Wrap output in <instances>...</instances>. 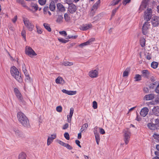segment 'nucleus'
Listing matches in <instances>:
<instances>
[{
  "label": "nucleus",
  "mask_w": 159,
  "mask_h": 159,
  "mask_svg": "<svg viewBox=\"0 0 159 159\" xmlns=\"http://www.w3.org/2000/svg\"><path fill=\"white\" fill-rule=\"evenodd\" d=\"M18 119L21 124L26 128H29L30 125L29 121L26 116L22 112H18L17 113Z\"/></svg>",
  "instance_id": "nucleus-1"
},
{
  "label": "nucleus",
  "mask_w": 159,
  "mask_h": 159,
  "mask_svg": "<svg viewBox=\"0 0 159 159\" xmlns=\"http://www.w3.org/2000/svg\"><path fill=\"white\" fill-rule=\"evenodd\" d=\"M11 75L17 81L21 82L22 80L20 74L18 70L15 66L12 67L11 68Z\"/></svg>",
  "instance_id": "nucleus-2"
},
{
  "label": "nucleus",
  "mask_w": 159,
  "mask_h": 159,
  "mask_svg": "<svg viewBox=\"0 0 159 159\" xmlns=\"http://www.w3.org/2000/svg\"><path fill=\"white\" fill-rule=\"evenodd\" d=\"M153 7H148L144 12V18L145 20L148 21L152 18Z\"/></svg>",
  "instance_id": "nucleus-3"
},
{
  "label": "nucleus",
  "mask_w": 159,
  "mask_h": 159,
  "mask_svg": "<svg viewBox=\"0 0 159 159\" xmlns=\"http://www.w3.org/2000/svg\"><path fill=\"white\" fill-rule=\"evenodd\" d=\"M23 21L25 26L29 31H31L33 30L34 25L28 19L24 18H23Z\"/></svg>",
  "instance_id": "nucleus-4"
},
{
  "label": "nucleus",
  "mask_w": 159,
  "mask_h": 159,
  "mask_svg": "<svg viewBox=\"0 0 159 159\" xmlns=\"http://www.w3.org/2000/svg\"><path fill=\"white\" fill-rule=\"evenodd\" d=\"M123 132L124 133V140L125 144L127 145L128 143L130 140L131 133L128 129L124 130Z\"/></svg>",
  "instance_id": "nucleus-5"
},
{
  "label": "nucleus",
  "mask_w": 159,
  "mask_h": 159,
  "mask_svg": "<svg viewBox=\"0 0 159 159\" xmlns=\"http://www.w3.org/2000/svg\"><path fill=\"white\" fill-rule=\"evenodd\" d=\"M25 52L27 55L30 57H32L37 55V54L32 48L28 46L25 47Z\"/></svg>",
  "instance_id": "nucleus-6"
},
{
  "label": "nucleus",
  "mask_w": 159,
  "mask_h": 159,
  "mask_svg": "<svg viewBox=\"0 0 159 159\" xmlns=\"http://www.w3.org/2000/svg\"><path fill=\"white\" fill-rule=\"evenodd\" d=\"M150 27V24L149 22L147 21L145 22L142 27V33L143 35H146L147 34Z\"/></svg>",
  "instance_id": "nucleus-7"
},
{
  "label": "nucleus",
  "mask_w": 159,
  "mask_h": 159,
  "mask_svg": "<svg viewBox=\"0 0 159 159\" xmlns=\"http://www.w3.org/2000/svg\"><path fill=\"white\" fill-rule=\"evenodd\" d=\"M151 23L153 26L155 27L158 26L159 25V17L154 15L151 18Z\"/></svg>",
  "instance_id": "nucleus-8"
},
{
  "label": "nucleus",
  "mask_w": 159,
  "mask_h": 159,
  "mask_svg": "<svg viewBox=\"0 0 159 159\" xmlns=\"http://www.w3.org/2000/svg\"><path fill=\"white\" fill-rule=\"evenodd\" d=\"M100 3V0H98L93 6L91 9L90 16H93L95 13L98 6Z\"/></svg>",
  "instance_id": "nucleus-9"
},
{
  "label": "nucleus",
  "mask_w": 159,
  "mask_h": 159,
  "mask_svg": "<svg viewBox=\"0 0 159 159\" xmlns=\"http://www.w3.org/2000/svg\"><path fill=\"white\" fill-rule=\"evenodd\" d=\"M149 0H143L139 8L140 11L145 9L148 5Z\"/></svg>",
  "instance_id": "nucleus-10"
},
{
  "label": "nucleus",
  "mask_w": 159,
  "mask_h": 159,
  "mask_svg": "<svg viewBox=\"0 0 159 159\" xmlns=\"http://www.w3.org/2000/svg\"><path fill=\"white\" fill-rule=\"evenodd\" d=\"M98 69H97L93 70L90 71V77L92 78H95L98 77Z\"/></svg>",
  "instance_id": "nucleus-11"
},
{
  "label": "nucleus",
  "mask_w": 159,
  "mask_h": 159,
  "mask_svg": "<svg viewBox=\"0 0 159 159\" xmlns=\"http://www.w3.org/2000/svg\"><path fill=\"white\" fill-rule=\"evenodd\" d=\"M148 109L147 107H144L141 109L140 114L141 116L144 117L148 114Z\"/></svg>",
  "instance_id": "nucleus-12"
},
{
  "label": "nucleus",
  "mask_w": 159,
  "mask_h": 159,
  "mask_svg": "<svg viewBox=\"0 0 159 159\" xmlns=\"http://www.w3.org/2000/svg\"><path fill=\"white\" fill-rule=\"evenodd\" d=\"M16 2L19 4L21 5L22 7L28 10H30V8L26 4L24 0H16Z\"/></svg>",
  "instance_id": "nucleus-13"
},
{
  "label": "nucleus",
  "mask_w": 159,
  "mask_h": 159,
  "mask_svg": "<svg viewBox=\"0 0 159 159\" xmlns=\"http://www.w3.org/2000/svg\"><path fill=\"white\" fill-rule=\"evenodd\" d=\"M76 7L75 5L72 3L69 4L68 11L71 13H74L76 11Z\"/></svg>",
  "instance_id": "nucleus-14"
},
{
  "label": "nucleus",
  "mask_w": 159,
  "mask_h": 159,
  "mask_svg": "<svg viewBox=\"0 0 159 159\" xmlns=\"http://www.w3.org/2000/svg\"><path fill=\"white\" fill-rule=\"evenodd\" d=\"M155 95L153 93H151L145 95L143 98L144 100L146 101L152 100L155 98Z\"/></svg>",
  "instance_id": "nucleus-15"
},
{
  "label": "nucleus",
  "mask_w": 159,
  "mask_h": 159,
  "mask_svg": "<svg viewBox=\"0 0 159 159\" xmlns=\"http://www.w3.org/2000/svg\"><path fill=\"white\" fill-rule=\"evenodd\" d=\"M56 137V134H54L49 136L47 140V144L48 146L50 145L53 140L55 139Z\"/></svg>",
  "instance_id": "nucleus-16"
},
{
  "label": "nucleus",
  "mask_w": 159,
  "mask_h": 159,
  "mask_svg": "<svg viewBox=\"0 0 159 159\" xmlns=\"http://www.w3.org/2000/svg\"><path fill=\"white\" fill-rule=\"evenodd\" d=\"M142 76L145 78H148L149 77L150 72L149 71L146 70H143L142 72Z\"/></svg>",
  "instance_id": "nucleus-17"
},
{
  "label": "nucleus",
  "mask_w": 159,
  "mask_h": 159,
  "mask_svg": "<svg viewBox=\"0 0 159 159\" xmlns=\"http://www.w3.org/2000/svg\"><path fill=\"white\" fill-rule=\"evenodd\" d=\"M62 92L63 93L70 95L75 94L76 93V91H69L65 89L62 90Z\"/></svg>",
  "instance_id": "nucleus-18"
},
{
  "label": "nucleus",
  "mask_w": 159,
  "mask_h": 159,
  "mask_svg": "<svg viewBox=\"0 0 159 159\" xmlns=\"http://www.w3.org/2000/svg\"><path fill=\"white\" fill-rule=\"evenodd\" d=\"M152 112L154 115L157 116H159V107H154L152 109Z\"/></svg>",
  "instance_id": "nucleus-19"
},
{
  "label": "nucleus",
  "mask_w": 159,
  "mask_h": 159,
  "mask_svg": "<svg viewBox=\"0 0 159 159\" xmlns=\"http://www.w3.org/2000/svg\"><path fill=\"white\" fill-rule=\"evenodd\" d=\"M57 9L61 12H64L66 11L65 7L60 3H57Z\"/></svg>",
  "instance_id": "nucleus-20"
},
{
  "label": "nucleus",
  "mask_w": 159,
  "mask_h": 159,
  "mask_svg": "<svg viewBox=\"0 0 159 159\" xmlns=\"http://www.w3.org/2000/svg\"><path fill=\"white\" fill-rule=\"evenodd\" d=\"M56 83L57 84H63L65 81L61 77L59 76L56 79Z\"/></svg>",
  "instance_id": "nucleus-21"
},
{
  "label": "nucleus",
  "mask_w": 159,
  "mask_h": 159,
  "mask_svg": "<svg viewBox=\"0 0 159 159\" xmlns=\"http://www.w3.org/2000/svg\"><path fill=\"white\" fill-rule=\"evenodd\" d=\"M49 8L51 11H53L55 10L56 8V5L54 1H51L50 3Z\"/></svg>",
  "instance_id": "nucleus-22"
},
{
  "label": "nucleus",
  "mask_w": 159,
  "mask_h": 159,
  "mask_svg": "<svg viewBox=\"0 0 159 159\" xmlns=\"http://www.w3.org/2000/svg\"><path fill=\"white\" fill-rule=\"evenodd\" d=\"M129 71V68H127L123 72V77H127L128 76Z\"/></svg>",
  "instance_id": "nucleus-23"
},
{
  "label": "nucleus",
  "mask_w": 159,
  "mask_h": 159,
  "mask_svg": "<svg viewBox=\"0 0 159 159\" xmlns=\"http://www.w3.org/2000/svg\"><path fill=\"white\" fill-rule=\"evenodd\" d=\"M146 43L145 39L144 38H141L140 39V44L141 46L143 48L145 46Z\"/></svg>",
  "instance_id": "nucleus-24"
},
{
  "label": "nucleus",
  "mask_w": 159,
  "mask_h": 159,
  "mask_svg": "<svg viewBox=\"0 0 159 159\" xmlns=\"http://www.w3.org/2000/svg\"><path fill=\"white\" fill-rule=\"evenodd\" d=\"M95 136V140L97 143L98 145H99V143L100 141V138L99 136V135L98 134V133H94Z\"/></svg>",
  "instance_id": "nucleus-25"
},
{
  "label": "nucleus",
  "mask_w": 159,
  "mask_h": 159,
  "mask_svg": "<svg viewBox=\"0 0 159 159\" xmlns=\"http://www.w3.org/2000/svg\"><path fill=\"white\" fill-rule=\"evenodd\" d=\"M88 126V124L85 123L84 124L82 127L80 129V132H82L83 131H85Z\"/></svg>",
  "instance_id": "nucleus-26"
},
{
  "label": "nucleus",
  "mask_w": 159,
  "mask_h": 159,
  "mask_svg": "<svg viewBox=\"0 0 159 159\" xmlns=\"http://www.w3.org/2000/svg\"><path fill=\"white\" fill-rule=\"evenodd\" d=\"M89 28V25H83L81 27L80 29L83 31L86 30Z\"/></svg>",
  "instance_id": "nucleus-27"
},
{
  "label": "nucleus",
  "mask_w": 159,
  "mask_h": 159,
  "mask_svg": "<svg viewBox=\"0 0 159 159\" xmlns=\"http://www.w3.org/2000/svg\"><path fill=\"white\" fill-rule=\"evenodd\" d=\"M156 125L155 124L149 123L148 125V126L150 129L152 130H154L156 128Z\"/></svg>",
  "instance_id": "nucleus-28"
},
{
  "label": "nucleus",
  "mask_w": 159,
  "mask_h": 159,
  "mask_svg": "<svg viewBox=\"0 0 159 159\" xmlns=\"http://www.w3.org/2000/svg\"><path fill=\"white\" fill-rule=\"evenodd\" d=\"M61 64L65 66H70L73 65V63L72 62L63 61L61 63Z\"/></svg>",
  "instance_id": "nucleus-29"
},
{
  "label": "nucleus",
  "mask_w": 159,
  "mask_h": 159,
  "mask_svg": "<svg viewBox=\"0 0 159 159\" xmlns=\"http://www.w3.org/2000/svg\"><path fill=\"white\" fill-rule=\"evenodd\" d=\"M15 134L17 136L21 137L22 136V133L18 129H14Z\"/></svg>",
  "instance_id": "nucleus-30"
},
{
  "label": "nucleus",
  "mask_w": 159,
  "mask_h": 159,
  "mask_svg": "<svg viewBox=\"0 0 159 159\" xmlns=\"http://www.w3.org/2000/svg\"><path fill=\"white\" fill-rule=\"evenodd\" d=\"M43 25L44 27L48 31L51 32V29L49 26V25L47 23H44L43 24Z\"/></svg>",
  "instance_id": "nucleus-31"
},
{
  "label": "nucleus",
  "mask_w": 159,
  "mask_h": 159,
  "mask_svg": "<svg viewBox=\"0 0 159 159\" xmlns=\"http://www.w3.org/2000/svg\"><path fill=\"white\" fill-rule=\"evenodd\" d=\"M18 98L19 101L21 102H23V98L22 97V95L20 93H18L17 94H15Z\"/></svg>",
  "instance_id": "nucleus-32"
},
{
  "label": "nucleus",
  "mask_w": 159,
  "mask_h": 159,
  "mask_svg": "<svg viewBox=\"0 0 159 159\" xmlns=\"http://www.w3.org/2000/svg\"><path fill=\"white\" fill-rule=\"evenodd\" d=\"M89 44V40H88L87 41L83 43H81L79 45V46L81 47V48H83L84 46L88 45Z\"/></svg>",
  "instance_id": "nucleus-33"
},
{
  "label": "nucleus",
  "mask_w": 159,
  "mask_h": 159,
  "mask_svg": "<svg viewBox=\"0 0 159 159\" xmlns=\"http://www.w3.org/2000/svg\"><path fill=\"white\" fill-rule=\"evenodd\" d=\"M158 65V63L157 62L153 61L151 64V66L153 69L157 68Z\"/></svg>",
  "instance_id": "nucleus-34"
},
{
  "label": "nucleus",
  "mask_w": 159,
  "mask_h": 159,
  "mask_svg": "<svg viewBox=\"0 0 159 159\" xmlns=\"http://www.w3.org/2000/svg\"><path fill=\"white\" fill-rule=\"evenodd\" d=\"M141 76L142 75L139 74H136L134 77L135 81H138L141 80Z\"/></svg>",
  "instance_id": "nucleus-35"
},
{
  "label": "nucleus",
  "mask_w": 159,
  "mask_h": 159,
  "mask_svg": "<svg viewBox=\"0 0 159 159\" xmlns=\"http://www.w3.org/2000/svg\"><path fill=\"white\" fill-rule=\"evenodd\" d=\"M26 155L24 152H21L19 156V159H26Z\"/></svg>",
  "instance_id": "nucleus-36"
},
{
  "label": "nucleus",
  "mask_w": 159,
  "mask_h": 159,
  "mask_svg": "<svg viewBox=\"0 0 159 159\" xmlns=\"http://www.w3.org/2000/svg\"><path fill=\"white\" fill-rule=\"evenodd\" d=\"M157 84V82H154L153 83L149 85V87L150 89H153L156 87Z\"/></svg>",
  "instance_id": "nucleus-37"
},
{
  "label": "nucleus",
  "mask_w": 159,
  "mask_h": 159,
  "mask_svg": "<svg viewBox=\"0 0 159 159\" xmlns=\"http://www.w3.org/2000/svg\"><path fill=\"white\" fill-rule=\"evenodd\" d=\"M64 17L65 20L66 21H69L70 20V18L69 15L66 13L64 15Z\"/></svg>",
  "instance_id": "nucleus-38"
},
{
  "label": "nucleus",
  "mask_w": 159,
  "mask_h": 159,
  "mask_svg": "<svg viewBox=\"0 0 159 159\" xmlns=\"http://www.w3.org/2000/svg\"><path fill=\"white\" fill-rule=\"evenodd\" d=\"M22 70L25 75H27V74H28V73L26 69V67L25 64L22 65Z\"/></svg>",
  "instance_id": "nucleus-39"
},
{
  "label": "nucleus",
  "mask_w": 159,
  "mask_h": 159,
  "mask_svg": "<svg viewBox=\"0 0 159 159\" xmlns=\"http://www.w3.org/2000/svg\"><path fill=\"white\" fill-rule=\"evenodd\" d=\"M121 1V0H113L111 2V4L113 6L115 5Z\"/></svg>",
  "instance_id": "nucleus-40"
},
{
  "label": "nucleus",
  "mask_w": 159,
  "mask_h": 159,
  "mask_svg": "<svg viewBox=\"0 0 159 159\" xmlns=\"http://www.w3.org/2000/svg\"><path fill=\"white\" fill-rule=\"evenodd\" d=\"M21 34L23 37L24 38L25 41H26V32L25 30L23 29L22 30Z\"/></svg>",
  "instance_id": "nucleus-41"
},
{
  "label": "nucleus",
  "mask_w": 159,
  "mask_h": 159,
  "mask_svg": "<svg viewBox=\"0 0 159 159\" xmlns=\"http://www.w3.org/2000/svg\"><path fill=\"white\" fill-rule=\"evenodd\" d=\"M153 137L156 140V142H159V135L154 134Z\"/></svg>",
  "instance_id": "nucleus-42"
},
{
  "label": "nucleus",
  "mask_w": 159,
  "mask_h": 159,
  "mask_svg": "<svg viewBox=\"0 0 159 159\" xmlns=\"http://www.w3.org/2000/svg\"><path fill=\"white\" fill-rule=\"evenodd\" d=\"M58 40L60 42L63 43H66L68 41V40H66L62 38H58Z\"/></svg>",
  "instance_id": "nucleus-43"
},
{
  "label": "nucleus",
  "mask_w": 159,
  "mask_h": 159,
  "mask_svg": "<svg viewBox=\"0 0 159 159\" xmlns=\"http://www.w3.org/2000/svg\"><path fill=\"white\" fill-rule=\"evenodd\" d=\"M77 37V35H75L74 36L69 35L67 36V37L66 38V39H69L71 38L72 39H75Z\"/></svg>",
  "instance_id": "nucleus-44"
},
{
  "label": "nucleus",
  "mask_w": 159,
  "mask_h": 159,
  "mask_svg": "<svg viewBox=\"0 0 159 159\" xmlns=\"http://www.w3.org/2000/svg\"><path fill=\"white\" fill-rule=\"evenodd\" d=\"M63 19V17L62 16H58L56 21L57 22H60L62 21Z\"/></svg>",
  "instance_id": "nucleus-45"
},
{
  "label": "nucleus",
  "mask_w": 159,
  "mask_h": 159,
  "mask_svg": "<svg viewBox=\"0 0 159 159\" xmlns=\"http://www.w3.org/2000/svg\"><path fill=\"white\" fill-rule=\"evenodd\" d=\"M39 4L41 5H43L45 4L46 2V0H39Z\"/></svg>",
  "instance_id": "nucleus-46"
},
{
  "label": "nucleus",
  "mask_w": 159,
  "mask_h": 159,
  "mask_svg": "<svg viewBox=\"0 0 159 159\" xmlns=\"http://www.w3.org/2000/svg\"><path fill=\"white\" fill-rule=\"evenodd\" d=\"M93 107L94 109H96L97 108L98 105L97 102L95 101H94L93 102Z\"/></svg>",
  "instance_id": "nucleus-47"
},
{
  "label": "nucleus",
  "mask_w": 159,
  "mask_h": 159,
  "mask_svg": "<svg viewBox=\"0 0 159 159\" xmlns=\"http://www.w3.org/2000/svg\"><path fill=\"white\" fill-rule=\"evenodd\" d=\"M119 7V6L118 7L115 8V9L113 10L112 11V14H111L112 16H114L115 15V13L117 11Z\"/></svg>",
  "instance_id": "nucleus-48"
},
{
  "label": "nucleus",
  "mask_w": 159,
  "mask_h": 159,
  "mask_svg": "<svg viewBox=\"0 0 159 159\" xmlns=\"http://www.w3.org/2000/svg\"><path fill=\"white\" fill-rule=\"evenodd\" d=\"M32 7H33L36 11L38 9V6L36 3H33L32 4Z\"/></svg>",
  "instance_id": "nucleus-49"
},
{
  "label": "nucleus",
  "mask_w": 159,
  "mask_h": 159,
  "mask_svg": "<svg viewBox=\"0 0 159 159\" xmlns=\"http://www.w3.org/2000/svg\"><path fill=\"white\" fill-rule=\"evenodd\" d=\"M64 136L67 140H69L70 139L69 134L68 133H65L64 134Z\"/></svg>",
  "instance_id": "nucleus-50"
},
{
  "label": "nucleus",
  "mask_w": 159,
  "mask_h": 159,
  "mask_svg": "<svg viewBox=\"0 0 159 159\" xmlns=\"http://www.w3.org/2000/svg\"><path fill=\"white\" fill-rule=\"evenodd\" d=\"M59 33L61 35H63L65 37L67 35V33L66 31H60Z\"/></svg>",
  "instance_id": "nucleus-51"
},
{
  "label": "nucleus",
  "mask_w": 159,
  "mask_h": 159,
  "mask_svg": "<svg viewBox=\"0 0 159 159\" xmlns=\"http://www.w3.org/2000/svg\"><path fill=\"white\" fill-rule=\"evenodd\" d=\"M36 27L38 33L39 34H41L42 32L41 29L38 26H36Z\"/></svg>",
  "instance_id": "nucleus-52"
},
{
  "label": "nucleus",
  "mask_w": 159,
  "mask_h": 159,
  "mask_svg": "<svg viewBox=\"0 0 159 159\" xmlns=\"http://www.w3.org/2000/svg\"><path fill=\"white\" fill-rule=\"evenodd\" d=\"M62 107L61 106H58L56 107V110L58 112H61L62 111Z\"/></svg>",
  "instance_id": "nucleus-53"
},
{
  "label": "nucleus",
  "mask_w": 159,
  "mask_h": 159,
  "mask_svg": "<svg viewBox=\"0 0 159 159\" xmlns=\"http://www.w3.org/2000/svg\"><path fill=\"white\" fill-rule=\"evenodd\" d=\"M65 147H66L67 149L69 150H71L72 149V147L67 143L66 144Z\"/></svg>",
  "instance_id": "nucleus-54"
},
{
  "label": "nucleus",
  "mask_w": 159,
  "mask_h": 159,
  "mask_svg": "<svg viewBox=\"0 0 159 159\" xmlns=\"http://www.w3.org/2000/svg\"><path fill=\"white\" fill-rule=\"evenodd\" d=\"M9 29L12 31H14V28L13 25L11 24H10L9 25Z\"/></svg>",
  "instance_id": "nucleus-55"
},
{
  "label": "nucleus",
  "mask_w": 159,
  "mask_h": 159,
  "mask_svg": "<svg viewBox=\"0 0 159 159\" xmlns=\"http://www.w3.org/2000/svg\"><path fill=\"white\" fill-rule=\"evenodd\" d=\"M69 126V125L68 123L65 124L62 127V129H67Z\"/></svg>",
  "instance_id": "nucleus-56"
},
{
  "label": "nucleus",
  "mask_w": 159,
  "mask_h": 159,
  "mask_svg": "<svg viewBox=\"0 0 159 159\" xmlns=\"http://www.w3.org/2000/svg\"><path fill=\"white\" fill-rule=\"evenodd\" d=\"M143 91L145 93H148L149 92V89L147 87H144L143 88Z\"/></svg>",
  "instance_id": "nucleus-57"
},
{
  "label": "nucleus",
  "mask_w": 159,
  "mask_h": 159,
  "mask_svg": "<svg viewBox=\"0 0 159 159\" xmlns=\"http://www.w3.org/2000/svg\"><path fill=\"white\" fill-rule=\"evenodd\" d=\"M100 133L102 134H105V132L104 130L102 128H100Z\"/></svg>",
  "instance_id": "nucleus-58"
},
{
  "label": "nucleus",
  "mask_w": 159,
  "mask_h": 159,
  "mask_svg": "<svg viewBox=\"0 0 159 159\" xmlns=\"http://www.w3.org/2000/svg\"><path fill=\"white\" fill-rule=\"evenodd\" d=\"M74 112V109L73 108H71L70 109V116H72Z\"/></svg>",
  "instance_id": "nucleus-59"
},
{
  "label": "nucleus",
  "mask_w": 159,
  "mask_h": 159,
  "mask_svg": "<svg viewBox=\"0 0 159 159\" xmlns=\"http://www.w3.org/2000/svg\"><path fill=\"white\" fill-rule=\"evenodd\" d=\"M14 91L15 93V94L20 93V91H19V90L18 89L16 88H15L14 89Z\"/></svg>",
  "instance_id": "nucleus-60"
},
{
  "label": "nucleus",
  "mask_w": 159,
  "mask_h": 159,
  "mask_svg": "<svg viewBox=\"0 0 159 159\" xmlns=\"http://www.w3.org/2000/svg\"><path fill=\"white\" fill-rule=\"evenodd\" d=\"M131 0H124L123 2V4L124 5H126V4L129 2Z\"/></svg>",
  "instance_id": "nucleus-61"
},
{
  "label": "nucleus",
  "mask_w": 159,
  "mask_h": 159,
  "mask_svg": "<svg viewBox=\"0 0 159 159\" xmlns=\"http://www.w3.org/2000/svg\"><path fill=\"white\" fill-rule=\"evenodd\" d=\"M155 92L157 93H159V83L157 85L155 90Z\"/></svg>",
  "instance_id": "nucleus-62"
},
{
  "label": "nucleus",
  "mask_w": 159,
  "mask_h": 159,
  "mask_svg": "<svg viewBox=\"0 0 159 159\" xmlns=\"http://www.w3.org/2000/svg\"><path fill=\"white\" fill-rule=\"evenodd\" d=\"M17 19V16H15L14 18L12 19V21L13 22V23H15Z\"/></svg>",
  "instance_id": "nucleus-63"
},
{
  "label": "nucleus",
  "mask_w": 159,
  "mask_h": 159,
  "mask_svg": "<svg viewBox=\"0 0 159 159\" xmlns=\"http://www.w3.org/2000/svg\"><path fill=\"white\" fill-rule=\"evenodd\" d=\"M155 124L156 125L159 126V118L156 119Z\"/></svg>",
  "instance_id": "nucleus-64"
}]
</instances>
